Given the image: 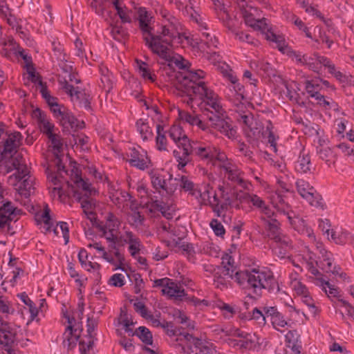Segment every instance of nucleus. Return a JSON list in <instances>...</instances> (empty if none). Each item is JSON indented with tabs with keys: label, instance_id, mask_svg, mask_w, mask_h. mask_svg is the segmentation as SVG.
<instances>
[{
	"label": "nucleus",
	"instance_id": "nucleus-14",
	"mask_svg": "<svg viewBox=\"0 0 354 354\" xmlns=\"http://www.w3.org/2000/svg\"><path fill=\"white\" fill-rule=\"evenodd\" d=\"M49 214L50 210L47 206L42 209L37 210L35 215L36 222L46 231H53L55 234H59L60 230L65 244H67L69 241L68 224L65 222H59L54 227L53 219Z\"/></svg>",
	"mask_w": 354,
	"mask_h": 354
},
{
	"label": "nucleus",
	"instance_id": "nucleus-30",
	"mask_svg": "<svg viewBox=\"0 0 354 354\" xmlns=\"http://www.w3.org/2000/svg\"><path fill=\"white\" fill-rule=\"evenodd\" d=\"M129 162L133 167L144 169L149 166L150 161L147 156V152L144 149L138 148L132 151Z\"/></svg>",
	"mask_w": 354,
	"mask_h": 354
},
{
	"label": "nucleus",
	"instance_id": "nucleus-44",
	"mask_svg": "<svg viewBox=\"0 0 354 354\" xmlns=\"http://www.w3.org/2000/svg\"><path fill=\"white\" fill-rule=\"evenodd\" d=\"M316 60L320 63L321 65H323L324 68H327L328 73L333 76L339 71L335 67V65L326 57H317Z\"/></svg>",
	"mask_w": 354,
	"mask_h": 354
},
{
	"label": "nucleus",
	"instance_id": "nucleus-51",
	"mask_svg": "<svg viewBox=\"0 0 354 354\" xmlns=\"http://www.w3.org/2000/svg\"><path fill=\"white\" fill-rule=\"evenodd\" d=\"M95 323L94 322H91L89 320H88V325H87V331H88V335H89V339L87 340L86 342H85L84 341H81L80 342H84V344H85V347H86L88 348V350H90V348H91L92 346V344H93V337H94V331H95Z\"/></svg>",
	"mask_w": 354,
	"mask_h": 354
},
{
	"label": "nucleus",
	"instance_id": "nucleus-37",
	"mask_svg": "<svg viewBox=\"0 0 354 354\" xmlns=\"http://www.w3.org/2000/svg\"><path fill=\"white\" fill-rule=\"evenodd\" d=\"M311 206H314L319 210H324L326 205L322 196L316 190L311 187Z\"/></svg>",
	"mask_w": 354,
	"mask_h": 354
},
{
	"label": "nucleus",
	"instance_id": "nucleus-50",
	"mask_svg": "<svg viewBox=\"0 0 354 354\" xmlns=\"http://www.w3.org/2000/svg\"><path fill=\"white\" fill-rule=\"evenodd\" d=\"M297 189L300 195L307 200L310 196L309 185L304 180H298L297 183Z\"/></svg>",
	"mask_w": 354,
	"mask_h": 354
},
{
	"label": "nucleus",
	"instance_id": "nucleus-49",
	"mask_svg": "<svg viewBox=\"0 0 354 354\" xmlns=\"http://www.w3.org/2000/svg\"><path fill=\"white\" fill-rule=\"evenodd\" d=\"M212 305H216L222 311L224 316L227 318L231 317L232 315L235 313V310L233 307L222 301H218Z\"/></svg>",
	"mask_w": 354,
	"mask_h": 354
},
{
	"label": "nucleus",
	"instance_id": "nucleus-42",
	"mask_svg": "<svg viewBox=\"0 0 354 354\" xmlns=\"http://www.w3.org/2000/svg\"><path fill=\"white\" fill-rule=\"evenodd\" d=\"M68 272L70 277L74 279L77 286H81L86 281V278L84 276H80L71 263L68 266Z\"/></svg>",
	"mask_w": 354,
	"mask_h": 354
},
{
	"label": "nucleus",
	"instance_id": "nucleus-9",
	"mask_svg": "<svg viewBox=\"0 0 354 354\" xmlns=\"http://www.w3.org/2000/svg\"><path fill=\"white\" fill-rule=\"evenodd\" d=\"M119 226L118 220L114 216H110L103 229L104 237L107 241L113 243L115 248L122 246L124 243H128L131 254L135 257L140 250L139 241L131 233L120 230Z\"/></svg>",
	"mask_w": 354,
	"mask_h": 354
},
{
	"label": "nucleus",
	"instance_id": "nucleus-24",
	"mask_svg": "<svg viewBox=\"0 0 354 354\" xmlns=\"http://www.w3.org/2000/svg\"><path fill=\"white\" fill-rule=\"evenodd\" d=\"M88 246L91 248L95 249L99 256L103 258L105 261L111 263H114L115 261H117L120 263V266L118 267L117 269L124 270L127 272V277L131 278L130 274L127 272V270L125 268L126 265L124 263V259L118 250H115L114 252V257H113L110 254L105 251L104 247H102L99 243H91Z\"/></svg>",
	"mask_w": 354,
	"mask_h": 354
},
{
	"label": "nucleus",
	"instance_id": "nucleus-59",
	"mask_svg": "<svg viewBox=\"0 0 354 354\" xmlns=\"http://www.w3.org/2000/svg\"><path fill=\"white\" fill-rule=\"evenodd\" d=\"M210 227L217 236H220L224 234L223 226L216 220H213L210 223Z\"/></svg>",
	"mask_w": 354,
	"mask_h": 354
},
{
	"label": "nucleus",
	"instance_id": "nucleus-39",
	"mask_svg": "<svg viewBox=\"0 0 354 354\" xmlns=\"http://www.w3.org/2000/svg\"><path fill=\"white\" fill-rule=\"evenodd\" d=\"M82 207L84 214L91 221L95 220L93 210L95 209V203L92 200L82 199L81 203Z\"/></svg>",
	"mask_w": 354,
	"mask_h": 354
},
{
	"label": "nucleus",
	"instance_id": "nucleus-29",
	"mask_svg": "<svg viewBox=\"0 0 354 354\" xmlns=\"http://www.w3.org/2000/svg\"><path fill=\"white\" fill-rule=\"evenodd\" d=\"M266 315L270 319L273 327L279 331L290 326V322L283 317V316L274 307H268L266 310Z\"/></svg>",
	"mask_w": 354,
	"mask_h": 354
},
{
	"label": "nucleus",
	"instance_id": "nucleus-6",
	"mask_svg": "<svg viewBox=\"0 0 354 354\" xmlns=\"http://www.w3.org/2000/svg\"><path fill=\"white\" fill-rule=\"evenodd\" d=\"M21 55L26 63L24 80H28L40 87L42 97L50 107V110L55 117L59 121L64 128H82L84 127V122L76 119L64 106L59 104L57 100L52 97L43 87L41 81L35 73V68L30 63V57L23 53H21Z\"/></svg>",
	"mask_w": 354,
	"mask_h": 354
},
{
	"label": "nucleus",
	"instance_id": "nucleus-36",
	"mask_svg": "<svg viewBox=\"0 0 354 354\" xmlns=\"http://www.w3.org/2000/svg\"><path fill=\"white\" fill-rule=\"evenodd\" d=\"M111 3L117 11V14L122 22H130L131 17L129 10L124 5L122 0H111Z\"/></svg>",
	"mask_w": 354,
	"mask_h": 354
},
{
	"label": "nucleus",
	"instance_id": "nucleus-56",
	"mask_svg": "<svg viewBox=\"0 0 354 354\" xmlns=\"http://www.w3.org/2000/svg\"><path fill=\"white\" fill-rule=\"evenodd\" d=\"M241 86V91H239L238 87L234 89L233 88V84L231 83V85L230 86V91L232 93L234 97H235V100L236 102H234V104H236V105H239L238 102H241V100H243V86L239 84Z\"/></svg>",
	"mask_w": 354,
	"mask_h": 354
},
{
	"label": "nucleus",
	"instance_id": "nucleus-31",
	"mask_svg": "<svg viewBox=\"0 0 354 354\" xmlns=\"http://www.w3.org/2000/svg\"><path fill=\"white\" fill-rule=\"evenodd\" d=\"M19 210L15 208L10 203L3 204L0 207V227L6 225L8 221L16 218Z\"/></svg>",
	"mask_w": 354,
	"mask_h": 354
},
{
	"label": "nucleus",
	"instance_id": "nucleus-19",
	"mask_svg": "<svg viewBox=\"0 0 354 354\" xmlns=\"http://www.w3.org/2000/svg\"><path fill=\"white\" fill-rule=\"evenodd\" d=\"M236 198L240 201L251 202L253 205L261 209L262 212L265 214L268 219V224L269 230H270V234L269 236H272L274 239H277L276 233L278 229L279 223L275 218H272V216L274 215V211L270 209L268 207L263 205V202L257 196L245 195V194H237Z\"/></svg>",
	"mask_w": 354,
	"mask_h": 354
},
{
	"label": "nucleus",
	"instance_id": "nucleus-25",
	"mask_svg": "<svg viewBox=\"0 0 354 354\" xmlns=\"http://www.w3.org/2000/svg\"><path fill=\"white\" fill-rule=\"evenodd\" d=\"M315 136V142H317L319 146L317 147V152L322 160L326 159L331 153L329 147H326L328 139L324 136V131L317 124L311 127V136Z\"/></svg>",
	"mask_w": 354,
	"mask_h": 354
},
{
	"label": "nucleus",
	"instance_id": "nucleus-5",
	"mask_svg": "<svg viewBox=\"0 0 354 354\" xmlns=\"http://www.w3.org/2000/svg\"><path fill=\"white\" fill-rule=\"evenodd\" d=\"M32 115L33 118L38 120L41 131L48 136L50 140L52 147L54 150L56 151H55V155L57 157L56 164L57 167V174H48V178L51 183L50 189L52 197L54 199L64 201L65 198V193L62 190V187L60 185V178H64V174L68 175V171L64 170V166L62 165V160L58 155V152H59V149H61L62 144L57 136V129H56L54 125L49 122L40 109L37 108L34 109Z\"/></svg>",
	"mask_w": 354,
	"mask_h": 354
},
{
	"label": "nucleus",
	"instance_id": "nucleus-52",
	"mask_svg": "<svg viewBox=\"0 0 354 354\" xmlns=\"http://www.w3.org/2000/svg\"><path fill=\"white\" fill-rule=\"evenodd\" d=\"M130 301L132 304V305L133 306L136 312L140 313L142 317L148 318V314H147V310L145 309V305L142 301L138 300L137 299H131Z\"/></svg>",
	"mask_w": 354,
	"mask_h": 354
},
{
	"label": "nucleus",
	"instance_id": "nucleus-4",
	"mask_svg": "<svg viewBox=\"0 0 354 354\" xmlns=\"http://www.w3.org/2000/svg\"><path fill=\"white\" fill-rule=\"evenodd\" d=\"M315 241V248L314 251L311 252V274L315 277H311V282L318 286L324 291L328 298L332 297H338L339 295V289L334 285L329 283L328 279H324L322 274L317 268L331 272L335 275H339L341 268L338 266L333 267L332 254L327 251L322 242Z\"/></svg>",
	"mask_w": 354,
	"mask_h": 354
},
{
	"label": "nucleus",
	"instance_id": "nucleus-57",
	"mask_svg": "<svg viewBox=\"0 0 354 354\" xmlns=\"http://www.w3.org/2000/svg\"><path fill=\"white\" fill-rule=\"evenodd\" d=\"M111 34L115 40L120 41L124 37L125 33L121 27L118 26H113L111 28Z\"/></svg>",
	"mask_w": 354,
	"mask_h": 354
},
{
	"label": "nucleus",
	"instance_id": "nucleus-32",
	"mask_svg": "<svg viewBox=\"0 0 354 354\" xmlns=\"http://www.w3.org/2000/svg\"><path fill=\"white\" fill-rule=\"evenodd\" d=\"M151 183L153 187L159 192L160 195L171 193L174 189L169 187L167 183L163 179L162 175L160 173H155L151 176Z\"/></svg>",
	"mask_w": 354,
	"mask_h": 354
},
{
	"label": "nucleus",
	"instance_id": "nucleus-27",
	"mask_svg": "<svg viewBox=\"0 0 354 354\" xmlns=\"http://www.w3.org/2000/svg\"><path fill=\"white\" fill-rule=\"evenodd\" d=\"M63 89L70 95L74 103L85 109L89 108V95L84 91L80 90L78 87L74 88L68 82L63 85Z\"/></svg>",
	"mask_w": 354,
	"mask_h": 354
},
{
	"label": "nucleus",
	"instance_id": "nucleus-48",
	"mask_svg": "<svg viewBox=\"0 0 354 354\" xmlns=\"http://www.w3.org/2000/svg\"><path fill=\"white\" fill-rule=\"evenodd\" d=\"M317 228L321 232H323L324 234H326L328 239H329L330 230V222L328 218H319L317 219Z\"/></svg>",
	"mask_w": 354,
	"mask_h": 354
},
{
	"label": "nucleus",
	"instance_id": "nucleus-1",
	"mask_svg": "<svg viewBox=\"0 0 354 354\" xmlns=\"http://www.w3.org/2000/svg\"><path fill=\"white\" fill-rule=\"evenodd\" d=\"M203 77V72L198 71H185L180 73L177 80L181 87L185 88L183 92L189 97L190 102L201 101L208 108V114L198 115L192 114L180 109H178L179 119L187 122L191 126H196L198 129L206 131L209 128L206 120H208L211 125L224 133L229 138H233L236 135V130L232 127L230 120L225 116L216 100V95L207 89L204 85L201 78Z\"/></svg>",
	"mask_w": 354,
	"mask_h": 354
},
{
	"label": "nucleus",
	"instance_id": "nucleus-3",
	"mask_svg": "<svg viewBox=\"0 0 354 354\" xmlns=\"http://www.w3.org/2000/svg\"><path fill=\"white\" fill-rule=\"evenodd\" d=\"M221 259L222 273H219L221 268L214 270V283L218 288L225 286L228 279H233L241 285L247 282L248 286L255 290H261L266 288L271 278V272L266 268L257 267L250 271L236 272L234 261L230 254H223Z\"/></svg>",
	"mask_w": 354,
	"mask_h": 354
},
{
	"label": "nucleus",
	"instance_id": "nucleus-47",
	"mask_svg": "<svg viewBox=\"0 0 354 354\" xmlns=\"http://www.w3.org/2000/svg\"><path fill=\"white\" fill-rule=\"evenodd\" d=\"M119 322L123 325L127 331L129 330V327L134 324L131 319V316L129 315L126 310L122 309L119 317Z\"/></svg>",
	"mask_w": 354,
	"mask_h": 354
},
{
	"label": "nucleus",
	"instance_id": "nucleus-64",
	"mask_svg": "<svg viewBox=\"0 0 354 354\" xmlns=\"http://www.w3.org/2000/svg\"><path fill=\"white\" fill-rule=\"evenodd\" d=\"M180 186L186 191H192L193 184L185 177H183L180 180Z\"/></svg>",
	"mask_w": 354,
	"mask_h": 354
},
{
	"label": "nucleus",
	"instance_id": "nucleus-38",
	"mask_svg": "<svg viewBox=\"0 0 354 354\" xmlns=\"http://www.w3.org/2000/svg\"><path fill=\"white\" fill-rule=\"evenodd\" d=\"M137 130L144 140L151 137V130L145 120L140 119L136 123Z\"/></svg>",
	"mask_w": 354,
	"mask_h": 354
},
{
	"label": "nucleus",
	"instance_id": "nucleus-12",
	"mask_svg": "<svg viewBox=\"0 0 354 354\" xmlns=\"http://www.w3.org/2000/svg\"><path fill=\"white\" fill-rule=\"evenodd\" d=\"M169 136L174 143L182 151H174V156L178 162V165L183 167L188 161V155L191 151V145L187 136L183 133L181 127L174 125L169 131Z\"/></svg>",
	"mask_w": 354,
	"mask_h": 354
},
{
	"label": "nucleus",
	"instance_id": "nucleus-40",
	"mask_svg": "<svg viewBox=\"0 0 354 354\" xmlns=\"http://www.w3.org/2000/svg\"><path fill=\"white\" fill-rule=\"evenodd\" d=\"M130 208L131 209V214L129 216V222L131 225L138 226L142 223V218L140 212H137V206L135 205L133 202H131Z\"/></svg>",
	"mask_w": 354,
	"mask_h": 354
},
{
	"label": "nucleus",
	"instance_id": "nucleus-11",
	"mask_svg": "<svg viewBox=\"0 0 354 354\" xmlns=\"http://www.w3.org/2000/svg\"><path fill=\"white\" fill-rule=\"evenodd\" d=\"M12 168L15 169L16 171L10 176L9 183L15 187L21 196H30L35 192L34 178L29 176L24 162H13Z\"/></svg>",
	"mask_w": 354,
	"mask_h": 354
},
{
	"label": "nucleus",
	"instance_id": "nucleus-28",
	"mask_svg": "<svg viewBox=\"0 0 354 354\" xmlns=\"http://www.w3.org/2000/svg\"><path fill=\"white\" fill-rule=\"evenodd\" d=\"M286 348L277 349L276 354H300L301 344L298 340V334L296 331H288L285 335Z\"/></svg>",
	"mask_w": 354,
	"mask_h": 354
},
{
	"label": "nucleus",
	"instance_id": "nucleus-61",
	"mask_svg": "<svg viewBox=\"0 0 354 354\" xmlns=\"http://www.w3.org/2000/svg\"><path fill=\"white\" fill-rule=\"evenodd\" d=\"M311 16L316 17L320 21H322L327 26H330V20L326 19L319 10L311 7Z\"/></svg>",
	"mask_w": 354,
	"mask_h": 354
},
{
	"label": "nucleus",
	"instance_id": "nucleus-46",
	"mask_svg": "<svg viewBox=\"0 0 354 354\" xmlns=\"http://www.w3.org/2000/svg\"><path fill=\"white\" fill-rule=\"evenodd\" d=\"M266 308H265L263 311H261L257 308L254 309L252 313L251 319L255 320L259 325L263 326L266 322V319H268L266 315Z\"/></svg>",
	"mask_w": 354,
	"mask_h": 354
},
{
	"label": "nucleus",
	"instance_id": "nucleus-41",
	"mask_svg": "<svg viewBox=\"0 0 354 354\" xmlns=\"http://www.w3.org/2000/svg\"><path fill=\"white\" fill-rule=\"evenodd\" d=\"M137 335L147 345L152 344V335L151 332L144 326H140L136 332Z\"/></svg>",
	"mask_w": 354,
	"mask_h": 354
},
{
	"label": "nucleus",
	"instance_id": "nucleus-2",
	"mask_svg": "<svg viewBox=\"0 0 354 354\" xmlns=\"http://www.w3.org/2000/svg\"><path fill=\"white\" fill-rule=\"evenodd\" d=\"M138 19L146 43L154 53L164 59L171 67L176 66L183 69L189 66V62L184 59L181 55L174 54L172 50L178 45L200 48L197 37H191L190 35L187 33L178 34L176 36L165 26L157 28L154 26H151L152 18L145 8L139 9Z\"/></svg>",
	"mask_w": 354,
	"mask_h": 354
},
{
	"label": "nucleus",
	"instance_id": "nucleus-26",
	"mask_svg": "<svg viewBox=\"0 0 354 354\" xmlns=\"http://www.w3.org/2000/svg\"><path fill=\"white\" fill-rule=\"evenodd\" d=\"M206 56L212 64L215 65L218 64V67L221 71L223 75L226 77L231 83L233 84V88L234 89L238 87L239 90L241 91V86L237 82L236 77L234 75L233 71L230 68L227 64L221 61V58L219 55L214 53L210 55L207 54Z\"/></svg>",
	"mask_w": 354,
	"mask_h": 354
},
{
	"label": "nucleus",
	"instance_id": "nucleus-10",
	"mask_svg": "<svg viewBox=\"0 0 354 354\" xmlns=\"http://www.w3.org/2000/svg\"><path fill=\"white\" fill-rule=\"evenodd\" d=\"M192 152L202 160H204L207 163L212 162L214 165L216 162H219L218 166L223 167L227 172H228V178L232 180L242 182V178L240 177L239 171L230 166V163L225 162V155L220 153L216 149L210 147H206L203 145H198L194 147H191Z\"/></svg>",
	"mask_w": 354,
	"mask_h": 354
},
{
	"label": "nucleus",
	"instance_id": "nucleus-63",
	"mask_svg": "<svg viewBox=\"0 0 354 354\" xmlns=\"http://www.w3.org/2000/svg\"><path fill=\"white\" fill-rule=\"evenodd\" d=\"M101 73H102V82L104 84V85H107L108 87L109 88L110 86V84L112 83V79H111V74H109V71L106 69V68H102L101 69Z\"/></svg>",
	"mask_w": 354,
	"mask_h": 354
},
{
	"label": "nucleus",
	"instance_id": "nucleus-35",
	"mask_svg": "<svg viewBox=\"0 0 354 354\" xmlns=\"http://www.w3.org/2000/svg\"><path fill=\"white\" fill-rule=\"evenodd\" d=\"M330 238L329 240L333 241L335 243L339 245H344L346 243H350L352 238H354V235L349 234L346 231L341 230L340 232L334 231L331 230Z\"/></svg>",
	"mask_w": 354,
	"mask_h": 354
},
{
	"label": "nucleus",
	"instance_id": "nucleus-62",
	"mask_svg": "<svg viewBox=\"0 0 354 354\" xmlns=\"http://www.w3.org/2000/svg\"><path fill=\"white\" fill-rule=\"evenodd\" d=\"M311 16L316 17L320 21H322L327 26H330V20L326 19L319 10L311 7Z\"/></svg>",
	"mask_w": 354,
	"mask_h": 354
},
{
	"label": "nucleus",
	"instance_id": "nucleus-22",
	"mask_svg": "<svg viewBox=\"0 0 354 354\" xmlns=\"http://www.w3.org/2000/svg\"><path fill=\"white\" fill-rule=\"evenodd\" d=\"M20 331L19 327L3 322L0 317V344L8 346L15 343L19 339Z\"/></svg>",
	"mask_w": 354,
	"mask_h": 354
},
{
	"label": "nucleus",
	"instance_id": "nucleus-7",
	"mask_svg": "<svg viewBox=\"0 0 354 354\" xmlns=\"http://www.w3.org/2000/svg\"><path fill=\"white\" fill-rule=\"evenodd\" d=\"M243 17L246 25L253 28L254 30H260L265 35L266 38L274 42L278 49L283 54L292 57L296 62L302 63L304 57L292 51L286 44L283 37L277 35L271 31L264 20L259 19V12L252 5H248L243 1L240 3Z\"/></svg>",
	"mask_w": 354,
	"mask_h": 354
},
{
	"label": "nucleus",
	"instance_id": "nucleus-18",
	"mask_svg": "<svg viewBox=\"0 0 354 354\" xmlns=\"http://www.w3.org/2000/svg\"><path fill=\"white\" fill-rule=\"evenodd\" d=\"M182 348L187 354H216L213 344L209 342H202L190 335L184 336L181 340Z\"/></svg>",
	"mask_w": 354,
	"mask_h": 354
},
{
	"label": "nucleus",
	"instance_id": "nucleus-15",
	"mask_svg": "<svg viewBox=\"0 0 354 354\" xmlns=\"http://www.w3.org/2000/svg\"><path fill=\"white\" fill-rule=\"evenodd\" d=\"M21 141V136L18 132H14L8 136L4 145V150L2 153L1 164L0 165V172H8L12 169L13 162H23L17 160V156L13 158V152L19 146Z\"/></svg>",
	"mask_w": 354,
	"mask_h": 354
},
{
	"label": "nucleus",
	"instance_id": "nucleus-17",
	"mask_svg": "<svg viewBox=\"0 0 354 354\" xmlns=\"http://www.w3.org/2000/svg\"><path fill=\"white\" fill-rule=\"evenodd\" d=\"M163 229L167 232L169 240L168 244L171 248H174L176 251L182 252L184 254L187 255L190 259L194 250L192 246L185 243L183 239L185 234V229L184 227L178 228L176 230L174 228L171 229V225L167 227L164 225Z\"/></svg>",
	"mask_w": 354,
	"mask_h": 354
},
{
	"label": "nucleus",
	"instance_id": "nucleus-21",
	"mask_svg": "<svg viewBox=\"0 0 354 354\" xmlns=\"http://www.w3.org/2000/svg\"><path fill=\"white\" fill-rule=\"evenodd\" d=\"M69 166L71 167V173L69 174L71 180L74 185H71L68 182H67V185L68 186L71 185L74 189V192L77 194H79V192L82 191L85 196L88 194H91L93 189L91 188V184L84 181L81 178L77 163L70 160Z\"/></svg>",
	"mask_w": 354,
	"mask_h": 354
},
{
	"label": "nucleus",
	"instance_id": "nucleus-60",
	"mask_svg": "<svg viewBox=\"0 0 354 354\" xmlns=\"http://www.w3.org/2000/svg\"><path fill=\"white\" fill-rule=\"evenodd\" d=\"M317 57H322L321 55L315 53L313 55V57H311V70H313L314 72H316L317 73H320L322 68L324 67L323 65H321L320 63H319L316 58Z\"/></svg>",
	"mask_w": 354,
	"mask_h": 354
},
{
	"label": "nucleus",
	"instance_id": "nucleus-55",
	"mask_svg": "<svg viewBox=\"0 0 354 354\" xmlns=\"http://www.w3.org/2000/svg\"><path fill=\"white\" fill-rule=\"evenodd\" d=\"M241 86V91H239L238 87L234 89L233 88V84L231 83V85L230 86V91L232 93L234 97H235V100L236 102H234V104H236V105H239L238 102H241V100H243V86L239 84Z\"/></svg>",
	"mask_w": 354,
	"mask_h": 354
},
{
	"label": "nucleus",
	"instance_id": "nucleus-16",
	"mask_svg": "<svg viewBox=\"0 0 354 354\" xmlns=\"http://www.w3.org/2000/svg\"><path fill=\"white\" fill-rule=\"evenodd\" d=\"M330 84L327 80L322 79L311 80V98L316 101V104L325 110L335 109L336 103L330 97L324 95V91L330 88Z\"/></svg>",
	"mask_w": 354,
	"mask_h": 354
},
{
	"label": "nucleus",
	"instance_id": "nucleus-23",
	"mask_svg": "<svg viewBox=\"0 0 354 354\" xmlns=\"http://www.w3.org/2000/svg\"><path fill=\"white\" fill-rule=\"evenodd\" d=\"M156 286L161 287L163 295L175 299H180L184 296V290L178 285L167 278L161 279L155 281Z\"/></svg>",
	"mask_w": 354,
	"mask_h": 354
},
{
	"label": "nucleus",
	"instance_id": "nucleus-43",
	"mask_svg": "<svg viewBox=\"0 0 354 354\" xmlns=\"http://www.w3.org/2000/svg\"><path fill=\"white\" fill-rule=\"evenodd\" d=\"M167 139L165 131L160 126L157 127L156 146L159 150H166Z\"/></svg>",
	"mask_w": 354,
	"mask_h": 354
},
{
	"label": "nucleus",
	"instance_id": "nucleus-53",
	"mask_svg": "<svg viewBox=\"0 0 354 354\" xmlns=\"http://www.w3.org/2000/svg\"><path fill=\"white\" fill-rule=\"evenodd\" d=\"M111 286L115 287H121L125 283V277L122 274H113L109 281Z\"/></svg>",
	"mask_w": 354,
	"mask_h": 354
},
{
	"label": "nucleus",
	"instance_id": "nucleus-8",
	"mask_svg": "<svg viewBox=\"0 0 354 354\" xmlns=\"http://www.w3.org/2000/svg\"><path fill=\"white\" fill-rule=\"evenodd\" d=\"M210 189L208 185H203L194 189L192 194L198 203L211 205L218 216H223L224 212L230 207H239L238 205L231 201V197L234 196V193L228 185L220 186L218 192L212 196H210Z\"/></svg>",
	"mask_w": 354,
	"mask_h": 354
},
{
	"label": "nucleus",
	"instance_id": "nucleus-54",
	"mask_svg": "<svg viewBox=\"0 0 354 354\" xmlns=\"http://www.w3.org/2000/svg\"><path fill=\"white\" fill-rule=\"evenodd\" d=\"M295 290L298 295L303 296L302 301L308 306L309 297L306 295L308 292L307 288L301 284L300 283H297L295 285Z\"/></svg>",
	"mask_w": 354,
	"mask_h": 354
},
{
	"label": "nucleus",
	"instance_id": "nucleus-58",
	"mask_svg": "<svg viewBox=\"0 0 354 354\" xmlns=\"http://www.w3.org/2000/svg\"><path fill=\"white\" fill-rule=\"evenodd\" d=\"M88 140L87 136L83 135L78 136L75 139V145L77 147H80L82 150H86L88 149L86 146Z\"/></svg>",
	"mask_w": 354,
	"mask_h": 354
},
{
	"label": "nucleus",
	"instance_id": "nucleus-33",
	"mask_svg": "<svg viewBox=\"0 0 354 354\" xmlns=\"http://www.w3.org/2000/svg\"><path fill=\"white\" fill-rule=\"evenodd\" d=\"M78 259L84 269L91 272H97L100 268V265L96 262L90 261L89 256L84 249L80 250L78 253Z\"/></svg>",
	"mask_w": 354,
	"mask_h": 354
},
{
	"label": "nucleus",
	"instance_id": "nucleus-34",
	"mask_svg": "<svg viewBox=\"0 0 354 354\" xmlns=\"http://www.w3.org/2000/svg\"><path fill=\"white\" fill-rule=\"evenodd\" d=\"M135 68L139 75H140L144 80H149L150 82H153L155 80V75L153 73L151 69L147 63L136 60Z\"/></svg>",
	"mask_w": 354,
	"mask_h": 354
},
{
	"label": "nucleus",
	"instance_id": "nucleus-20",
	"mask_svg": "<svg viewBox=\"0 0 354 354\" xmlns=\"http://www.w3.org/2000/svg\"><path fill=\"white\" fill-rule=\"evenodd\" d=\"M83 310L81 308L79 312L73 314L72 317L69 315H65L66 318L68 320V326L64 333L65 340L64 344L67 345L69 348H72L76 345L78 338L80 335V327L79 326V320L82 317Z\"/></svg>",
	"mask_w": 354,
	"mask_h": 354
},
{
	"label": "nucleus",
	"instance_id": "nucleus-13",
	"mask_svg": "<svg viewBox=\"0 0 354 354\" xmlns=\"http://www.w3.org/2000/svg\"><path fill=\"white\" fill-rule=\"evenodd\" d=\"M228 335L230 337L229 339L230 345L248 350L258 351L261 348L263 342V339L255 334H248L235 328L229 330Z\"/></svg>",
	"mask_w": 354,
	"mask_h": 354
},
{
	"label": "nucleus",
	"instance_id": "nucleus-45",
	"mask_svg": "<svg viewBox=\"0 0 354 354\" xmlns=\"http://www.w3.org/2000/svg\"><path fill=\"white\" fill-rule=\"evenodd\" d=\"M241 119L243 123L245 124L251 131H254V133H256V131L259 130V124L254 118L252 115H243L241 116Z\"/></svg>",
	"mask_w": 354,
	"mask_h": 354
}]
</instances>
